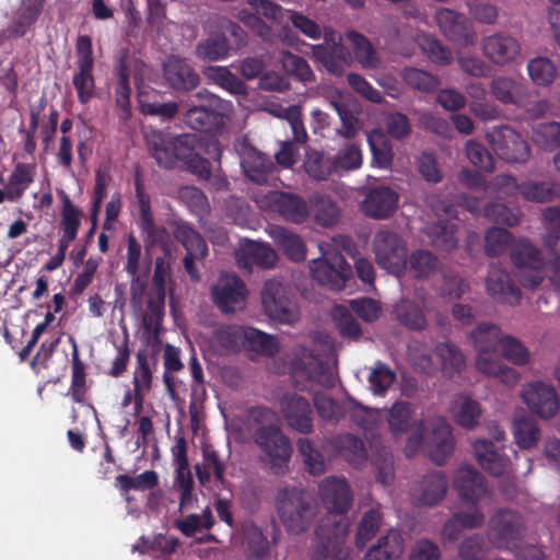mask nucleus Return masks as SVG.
Here are the masks:
<instances>
[{
    "instance_id": "f257e3e1",
    "label": "nucleus",
    "mask_w": 560,
    "mask_h": 560,
    "mask_svg": "<svg viewBox=\"0 0 560 560\" xmlns=\"http://www.w3.org/2000/svg\"><path fill=\"white\" fill-rule=\"evenodd\" d=\"M276 510L281 524L292 535L305 533L318 513L317 503L307 492L289 486L277 491Z\"/></svg>"
},
{
    "instance_id": "f03ea898",
    "label": "nucleus",
    "mask_w": 560,
    "mask_h": 560,
    "mask_svg": "<svg viewBox=\"0 0 560 560\" xmlns=\"http://www.w3.org/2000/svg\"><path fill=\"white\" fill-rule=\"evenodd\" d=\"M254 442L258 447V460L265 470L273 475L289 471L293 447L281 427L255 430Z\"/></svg>"
},
{
    "instance_id": "7ed1b4c3",
    "label": "nucleus",
    "mask_w": 560,
    "mask_h": 560,
    "mask_svg": "<svg viewBox=\"0 0 560 560\" xmlns=\"http://www.w3.org/2000/svg\"><path fill=\"white\" fill-rule=\"evenodd\" d=\"M290 374L293 383L302 390H315L316 387L335 385V371L325 364L322 358L306 348L296 350L291 363Z\"/></svg>"
},
{
    "instance_id": "20e7f679",
    "label": "nucleus",
    "mask_w": 560,
    "mask_h": 560,
    "mask_svg": "<svg viewBox=\"0 0 560 560\" xmlns=\"http://www.w3.org/2000/svg\"><path fill=\"white\" fill-rule=\"evenodd\" d=\"M261 304L265 314L277 323L291 325L300 319V310L292 289L279 279L265 282Z\"/></svg>"
},
{
    "instance_id": "39448f33",
    "label": "nucleus",
    "mask_w": 560,
    "mask_h": 560,
    "mask_svg": "<svg viewBox=\"0 0 560 560\" xmlns=\"http://www.w3.org/2000/svg\"><path fill=\"white\" fill-rule=\"evenodd\" d=\"M388 430L395 439L407 435L405 453L412 456L424 439L423 421L416 417V411L407 401H397L386 411Z\"/></svg>"
},
{
    "instance_id": "423d86ee",
    "label": "nucleus",
    "mask_w": 560,
    "mask_h": 560,
    "mask_svg": "<svg viewBox=\"0 0 560 560\" xmlns=\"http://www.w3.org/2000/svg\"><path fill=\"white\" fill-rule=\"evenodd\" d=\"M194 135H180L173 137L159 130H151L145 133V141L149 151L156 163L164 168H173L183 159L191 154V141Z\"/></svg>"
},
{
    "instance_id": "0eeeda50",
    "label": "nucleus",
    "mask_w": 560,
    "mask_h": 560,
    "mask_svg": "<svg viewBox=\"0 0 560 560\" xmlns=\"http://www.w3.org/2000/svg\"><path fill=\"white\" fill-rule=\"evenodd\" d=\"M322 256L310 261V273L314 281L332 290H341L351 276V267L345 257L319 244Z\"/></svg>"
},
{
    "instance_id": "6e6552de",
    "label": "nucleus",
    "mask_w": 560,
    "mask_h": 560,
    "mask_svg": "<svg viewBox=\"0 0 560 560\" xmlns=\"http://www.w3.org/2000/svg\"><path fill=\"white\" fill-rule=\"evenodd\" d=\"M525 532L521 514L512 510H500L489 521L488 538L499 549L515 550Z\"/></svg>"
},
{
    "instance_id": "1a4fd4ad",
    "label": "nucleus",
    "mask_w": 560,
    "mask_h": 560,
    "mask_svg": "<svg viewBox=\"0 0 560 560\" xmlns=\"http://www.w3.org/2000/svg\"><path fill=\"white\" fill-rule=\"evenodd\" d=\"M312 56L330 74L341 77L352 63L350 50L342 43V35L331 27L324 30V43L312 45Z\"/></svg>"
},
{
    "instance_id": "9d476101",
    "label": "nucleus",
    "mask_w": 560,
    "mask_h": 560,
    "mask_svg": "<svg viewBox=\"0 0 560 560\" xmlns=\"http://www.w3.org/2000/svg\"><path fill=\"white\" fill-rule=\"evenodd\" d=\"M520 397L528 410L542 420L553 419L560 411V396L551 383L527 382L522 386Z\"/></svg>"
},
{
    "instance_id": "9b49d317",
    "label": "nucleus",
    "mask_w": 560,
    "mask_h": 560,
    "mask_svg": "<svg viewBox=\"0 0 560 560\" xmlns=\"http://www.w3.org/2000/svg\"><path fill=\"white\" fill-rule=\"evenodd\" d=\"M373 252L378 266L388 272L399 275L407 265V248L397 233L380 230L373 238Z\"/></svg>"
},
{
    "instance_id": "f8f14e48",
    "label": "nucleus",
    "mask_w": 560,
    "mask_h": 560,
    "mask_svg": "<svg viewBox=\"0 0 560 560\" xmlns=\"http://www.w3.org/2000/svg\"><path fill=\"white\" fill-rule=\"evenodd\" d=\"M486 140L498 156L509 163H525L530 156L528 143L511 127L492 128L486 133Z\"/></svg>"
},
{
    "instance_id": "ddd939ff",
    "label": "nucleus",
    "mask_w": 560,
    "mask_h": 560,
    "mask_svg": "<svg viewBox=\"0 0 560 560\" xmlns=\"http://www.w3.org/2000/svg\"><path fill=\"white\" fill-rule=\"evenodd\" d=\"M255 200L261 209L279 213L284 220L302 223L310 215V209L304 199L293 194L277 190L258 191Z\"/></svg>"
},
{
    "instance_id": "4468645a",
    "label": "nucleus",
    "mask_w": 560,
    "mask_h": 560,
    "mask_svg": "<svg viewBox=\"0 0 560 560\" xmlns=\"http://www.w3.org/2000/svg\"><path fill=\"white\" fill-rule=\"evenodd\" d=\"M447 489L448 480L443 472H429L413 482L409 493L410 501L419 508H432L444 500Z\"/></svg>"
},
{
    "instance_id": "2eb2a0df",
    "label": "nucleus",
    "mask_w": 560,
    "mask_h": 560,
    "mask_svg": "<svg viewBox=\"0 0 560 560\" xmlns=\"http://www.w3.org/2000/svg\"><path fill=\"white\" fill-rule=\"evenodd\" d=\"M212 298L223 313H233L245 306L247 289L237 276L222 273L212 288Z\"/></svg>"
},
{
    "instance_id": "dca6fc26",
    "label": "nucleus",
    "mask_w": 560,
    "mask_h": 560,
    "mask_svg": "<svg viewBox=\"0 0 560 560\" xmlns=\"http://www.w3.org/2000/svg\"><path fill=\"white\" fill-rule=\"evenodd\" d=\"M318 495L329 513H347L353 501V493L346 478L329 476L318 483Z\"/></svg>"
},
{
    "instance_id": "f3484780",
    "label": "nucleus",
    "mask_w": 560,
    "mask_h": 560,
    "mask_svg": "<svg viewBox=\"0 0 560 560\" xmlns=\"http://www.w3.org/2000/svg\"><path fill=\"white\" fill-rule=\"evenodd\" d=\"M349 534V524L346 520H341L335 525L331 533H324L320 527L317 535L320 542L314 550L311 560H347L348 550L345 542Z\"/></svg>"
},
{
    "instance_id": "a211bd4d",
    "label": "nucleus",
    "mask_w": 560,
    "mask_h": 560,
    "mask_svg": "<svg viewBox=\"0 0 560 560\" xmlns=\"http://www.w3.org/2000/svg\"><path fill=\"white\" fill-rule=\"evenodd\" d=\"M435 21L446 38L462 46L474 45L476 33L471 23L460 14L442 8L435 13Z\"/></svg>"
},
{
    "instance_id": "6ab92c4d",
    "label": "nucleus",
    "mask_w": 560,
    "mask_h": 560,
    "mask_svg": "<svg viewBox=\"0 0 560 560\" xmlns=\"http://www.w3.org/2000/svg\"><path fill=\"white\" fill-rule=\"evenodd\" d=\"M427 436V452L432 462L442 465L453 454L454 438L450 423L443 418L430 422Z\"/></svg>"
},
{
    "instance_id": "aec40b11",
    "label": "nucleus",
    "mask_w": 560,
    "mask_h": 560,
    "mask_svg": "<svg viewBox=\"0 0 560 560\" xmlns=\"http://www.w3.org/2000/svg\"><path fill=\"white\" fill-rule=\"evenodd\" d=\"M485 56L497 66H505L517 60L521 56V44L506 33H494L482 39Z\"/></svg>"
},
{
    "instance_id": "412c9836",
    "label": "nucleus",
    "mask_w": 560,
    "mask_h": 560,
    "mask_svg": "<svg viewBox=\"0 0 560 560\" xmlns=\"http://www.w3.org/2000/svg\"><path fill=\"white\" fill-rule=\"evenodd\" d=\"M475 366L479 373L494 377L508 387H514L521 381V374L514 368L503 362L498 350H481L477 352Z\"/></svg>"
},
{
    "instance_id": "4be33fe9",
    "label": "nucleus",
    "mask_w": 560,
    "mask_h": 560,
    "mask_svg": "<svg viewBox=\"0 0 560 560\" xmlns=\"http://www.w3.org/2000/svg\"><path fill=\"white\" fill-rule=\"evenodd\" d=\"M453 486L458 495L468 502H478L488 493L483 476L471 465H460L453 474Z\"/></svg>"
},
{
    "instance_id": "5701e85b",
    "label": "nucleus",
    "mask_w": 560,
    "mask_h": 560,
    "mask_svg": "<svg viewBox=\"0 0 560 560\" xmlns=\"http://www.w3.org/2000/svg\"><path fill=\"white\" fill-rule=\"evenodd\" d=\"M280 408L290 428L302 434L313 431L311 406L304 397L285 395L280 400Z\"/></svg>"
},
{
    "instance_id": "b1692460",
    "label": "nucleus",
    "mask_w": 560,
    "mask_h": 560,
    "mask_svg": "<svg viewBox=\"0 0 560 560\" xmlns=\"http://www.w3.org/2000/svg\"><path fill=\"white\" fill-rule=\"evenodd\" d=\"M151 269V262L142 261V247L137 238L129 234L127 237V253L125 270L131 278L130 291L133 296L140 295L145 290L144 277Z\"/></svg>"
},
{
    "instance_id": "393cba45",
    "label": "nucleus",
    "mask_w": 560,
    "mask_h": 560,
    "mask_svg": "<svg viewBox=\"0 0 560 560\" xmlns=\"http://www.w3.org/2000/svg\"><path fill=\"white\" fill-rule=\"evenodd\" d=\"M350 46L352 61L366 71L378 70L383 67V58L378 49L363 34L350 30L345 33Z\"/></svg>"
},
{
    "instance_id": "a878e982",
    "label": "nucleus",
    "mask_w": 560,
    "mask_h": 560,
    "mask_svg": "<svg viewBox=\"0 0 560 560\" xmlns=\"http://www.w3.org/2000/svg\"><path fill=\"white\" fill-rule=\"evenodd\" d=\"M475 458L482 469L494 476H502L511 471V463L502 453L503 445L497 446L491 441L478 439L474 445Z\"/></svg>"
},
{
    "instance_id": "bb28decb",
    "label": "nucleus",
    "mask_w": 560,
    "mask_h": 560,
    "mask_svg": "<svg viewBox=\"0 0 560 560\" xmlns=\"http://www.w3.org/2000/svg\"><path fill=\"white\" fill-rule=\"evenodd\" d=\"M398 199L397 192L389 187L374 188L365 196L361 210L372 219H387L396 211Z\"/></svg>"
},
{
    "instance_id": "cd10ccee",
    "label": "nucleus",
    "mask_w": 560,
    "mask_h": 560,
    "mask_svg": "<svg viewBox=\"0 0 560 560\" xmlns=\"http://www.w3.org/2000/svg\"><path fill=\"white\" fill-rule=\"evenodd\" d=\"M486 288L497 302L516 305L521 301L520 289L512 283L510 275L499 265L490 266Z\"/></svg>"
},
{
    "instance_id": "c85d7f7f",
    "label": "nucleus",
    "mask_w": 560,
    "mask_h": 560,
    "mask_svg": "<svg viewBox=\"0 0 560 560\" xmlns=\"http://www.w3.org/2000/svg\"><path fill=\"white\" fill-rule=\"evenodd\" d=\"M235 260L240 268L250 271L254 265L261 268L273 267L278 260V255L267 245L244 241L235 250Z\"/></svg>"
},
{
    "instance_id": "c756f323",
    "label": "nucleus",
    "mask_w": 560,
    "mask_h": 560,
    "mask_svg": "<svg viewBox=\"0 0 560 560\" xmlns=\"http://www.w3.org/2000/svg\"><path fill=\"white\" fill-rule=\"evenodd\" d=\"M511 258L513 262L520 268H527L535 271V275L527 281L524 280V285L535 288L537 287L542 277L539 270L545 265L546 260L540 252L534 247L527 240H518L511 248Z\"/></svg>"
},
{
    "instance_id": "7c9ffc66",
    "label": "nucleus",
    "mask_w": 560,
    "mask_h": 560,
    "mask_svg": "<svg viewBox=\"0 0 560 560\" xmlns=\"http://www.w3.org/2000/svg\"><path fill=\"white\" fill-rule=\"evenodd\" d=\"M236 151L246 176L258 184L266 182V175L272 170V162L245 141L236 145Z\"/></svg>"
},
{
    "instance_id": "2f4dec72",
    "label": "nucleus",
    "mask_w": 560,
    "mask_h": 560,
    "mask_svg": "<svg viewBox=\"0 0 560 560\" xmlns=\"http://www.w3.org/2000/svg\"><path fill=\"white\" fill-rule=\"evenodd\" d=\"M164 78L171 88L190 91L199 83V75L189 63L177 56H171L164 63Z\"/></svg>"
},
{
    "instance_id": "473e14b6",
    "label": "nucleus",
    "mask_w": 560,
    "mask_h": 560,
    "mask_svg": "<svg viewBox=\"0 0 560 560\" xmlns=\"http://www.w3.org/2000/svg\"><path fill=\"white\" fill-rule=\"evenodd\" d=\"M490 91L493 97L504 105H524L528 92L525 84L506 75L492 79Z\"/></svg>"
},
{
    "instance_id": "72a5a7b5",
    "label": "nucleus",
    "mask_w": 560,
    "mask_h": 560,
    "mask_svg": "<svg viewBox=\"0 0 560 560\" xmlns=\"http://www.w3.org/2000/svg\"><path fill=\"white\" fill-rule=\"evenodd\" d=\"M450 413L458 425L472 429L479 424L481 408L471 397L459 394L453 398Z\"/></svg>"
},
{
    "instance_id": "f704fd0d",
    "label": "nucleus",
    "mask_w": 560,
    "mask_h": 560,
    "mask_svg": "<svg viewBox=\"0 0 560 560\" xmlns=\"http://www.w3.org/2000/svg\"><path fill=\"white\" fill-rule=\"evenodd\" d=\"M245 328L240 326L217 327L210 338L211 349L220 355L236 351L244 343Z\"/></svg>"
},
{
    "instance_id": "c9c22d12",
    "label": "nucleus",
    "mask_w": 560,
    "mask_h": 560,
    "mask_svg": "<svg viewBox=\"0 0 560 560\" xmlns=\"http://www.w3.org/2000/svg\"><path fill=\"white\" fill-rule=\"evenodd\" d=\"M269 235L289 259L293 261L305 259L306 246L299 235L280 225L270 226Z\"/></svg>"
},
{
    "instance_id": "e433bc0d",
    "label": "nucleus",
    "mask_w": 560,
    "mask_h": 560,
    "mask_svg": "<svg viewBox=\"0 0 560 560\" xmlns=\"http://www.w3.org/2000/svg\"><path fill=\"white\" fill-rule=\"evenodd\" d=\"M485 516L478 509H471L467 512L455 513L444 525L442 538L447 541L458 539L463 529H471L483 524Z\"/></svg>"
},
{
    "instance_id": "4c0bfd02",
    "label": "nucleus",
    "mask_w": 560,
    "mask_h": 560,
    "mask_svg": "<svg viewBox=\"0 0 560 560\" xmlns=\"http://www.w3.org/2000/svg\"><path fill=\"white\" fill-rule=\"evenodd\" d=\"M404 552V539L396 529H389L377 545L371 547L364 556V560H396Z\"/></svg>"
},
{
    "instance_id": "58836bf2",
    "label": "nucleus",
    "mask_w": 560,
    "mask_h": 560,
    "mask_svg": "<svg viewBox=\"0 0 560 560\" xmlns=\"http://www.w3.org/2000/svg\"><path fill=\"white\" fill-rule=\"evenodd\" d=\"M512 433L518 447L525 450L534 447L540 439L537 421L527 415L514 419Z\"/></svg>"
},
{
    "instance_id": "ea45409f",
    "label": "nucleus",
    "mask_w": 560,
    "mask_h": 560,
    "mask_svg": "<svg viewBox=\"0 0 560 560\" xmlns=\"http://www.w3.org/2000/svg\"><path fill=\"white\" fill-rule=\"evenodd\" d=\"M296 445L306 471L313 476L325 474L328 463L315 443L310 439L301 438Z\"/></svg>"
},
{
    "instance_id": "a19ab883",
    "label": "nucleus",
    "mask_w": 560,
    "mask_h": 560,
    "mask_svg": "<svg viewBox=\"0 0 560 560\" xmlns=\"http://www.w3.org/2000/svg\"><path fill=\"white\" fill-rule=\"evenodd\" d=\"M303 166L307 175L316 180H326L336 174L332 159L322 151H306Z\"/></svg>"
},
{
    "instance_id": "79ce46f5",
    "label": "nucleus",
    "mask_w": 560,
    "mask_h": 560,
    "mask_svg": "<svg viewBox=\"0 0 560 560\" xmlns=\"http://www.w3.org/2000/svg\"><path fill=\"white\" fill-rule=\"evenodd\" d=\"M331 159L337 175L359 170L363 164L362 150L354 142L343 144Z\"/></svg>"
},
{
    "instance_id": "37998d69",
    "label": "nucleus",
    "mask_w": 560,
    "mask_h": 560,
    "mask_svg": "<svg viewBox=\"0 0 560 560\" xmlns=\"http://www.w3.org/2000/svg\"><path fill=\"white\" fill-rule=\"evenodd\" d=\"M33 166L30 164L19 163L9 176L7 186L8 200L18 201L24 191L33 183Z\"/></svg>"
},
{
    "instance_id": "c03bdc74",
    "label": "nucleus",
    "mask_w": 560,
    "mask_h": 560,
    "mask_svg": "<svg viewBox=\"0 0 560 560\" xmlns=\"http://www.w3.org/2000/svg\"><path fill=\"white\" fill-rule=\"evenodd\" d=\"M520 194L528 201L550 202L559 194V186L553 182H526L520 185Z\"/></svg>"
},
{
    "instance_id": "a18cd8bd",
    "label": "nucleus",
    "mask_w": 560,
    "mask_h": 560,
    "mask_svg": "<svg viewBox=\"0 0 560 560\" xmlns=\"http://www.w3.org/2000/svg\"><path fill=\"white\" fill-rule=\"evenodd\" d=\"M504 336L497 325L483 324L472 330L469 338L477 352H480L481 350H498V346H502Z\"/></svg>"
},
{
    "instance_id": "49530a36",
    "label": "nucleus",
    "mask_w": 560,
    "mask_h": 560,
    "mask_svg": "<svg viewBox=\"0 0 560 560\" xmlns=\"http://www.w3.org/2000/svg\"><path fill=\"white\" fill-rule=\"evenodd\" d=\"M427 234L431 244L438 249L450 252L457 246L455 226L444 220H440L427 228Z\"/></svg>"
},
{
    "instance_id": "de8ad7c7",
    "label": "nucleus",
    "mask_w": 560,
    "mask_h": 560,
    "mask_svg": "<svg viewBox=\"0 0 560 560\" xmlns=\"http://www.w3.org/2000/svg\"><path fill=\"white\" fill-rule=\"evenodd\" d=\"M133 397L138 405L142 400L152 386V373L148 363V358L143 353L137 354V365L132 377Z\"/></svg>"
},
{
    "instance_id": "09e8293b",
    "label": "nucleus",
    "mask_w": 560,
    "mask_h": 560,
    "mask_svg": "<svg viewBox=\"0 0 560 560\" xmlns=\"http://www.w3.org/2000/svg\"><path fill=\"white\" fill-rule=\"evenodd\" d=\"M368 143L373 155V163L383 168L390 166L394 153L384 133L381 130L371 131L368 135Z\"/></svg>"
},
{
    "instance_id": "8fccbe9b",
    "label": "nucleus",
    "mask_w": 560,
    "mask_h": 560,
    "mask_svg": "<svg viewBox=\"0 0 560 560\" xmlns=\"http://www.w3.org/2000/svg\"><path fill=\"white\" fill-rule=\"evenodd\" d=\"M435 352L441 361L442 370L452 375L459 373L466 364L463 352L451 342H443L436 346Z\"/></svg>"
},
{
    "instance_id": "3c124183",
    "label": "nucleus",
    "mask_w": 560,
    "mask_h": 560,
    "mask_svg": "<svg viewBox=\"0 0 560 560\" xmlns=\"http://www.w3.org/2000/svg\"><path fill=\"white\" fill-rule=\"evenodd\" d=\"M230 46L223 35L210 36L196 46V56L203 61H218L228 57Z\"/></svg>"
},
{
    "instance_id": "603ef678",
    "label": "nucleus",
    "mask_w": 560,
    "mask_h": 560,
    "mask_svg": "<svg viewBox=\"0 0 560 560\" xmlns=\"http://www.w3.org/2000/svg\"><path fill=\"white\" fill-rule=\"evenodd\" d=\"M224 465L220 462L218 454L214 451H205L202 463L196 466V474L198 481L201 486H206L211 476L215 480L223 482L224 480Z\"/></svg>"
},
{
    "instance_id": "864d4df0",
    "label": "nucleus",
    "mask_w": 560,
    "mask_h": 560,
    "mask_svg": "<svg viewBox=\"0 0 560 560\" xmlns=\"http://www.w3.org/2000/svg\"><path fill=\"white\" fill-rule=\"evenodd\" d=\"M35 23V5L31 2L24 3L4 31L7 38L23 37Z\"/></svg>"
},
{
    "instance_id": "5fc2aeb1",
    "label": "nucleus",
    "mask_w": 560,
    "mask_h": 560,
    "mask_svg": "<svg viewBox=\"0 0 560 560\" xmlns=\"http://www.w3.org/2000/svg\"><path fill=\"white\" fill-rule=\"evenodd\" d=\"M404 82L413 90L430 93L439 86V79L424 70L418 68H405L401 72Z\"/></svg>"
},
{
    "instance_id": "6e6d98bb",
    "label": "nucleus",
    "mask_w": 560,
    "mask_h": 560,
    "mask_svg": "<svg viewBox=\"0 0 560 560\" xmlns=\"http://www.w3.org/2000/svg\"><path fill=\"white\" fill-rule=\"evenodd\" d=\"M168 265L163 258L155 260L154 273H153V285L156 291V300L149 301V308L158 316L161 315L165 300V283L168 278Z\"/></svg>"
},
{
    "instance_id": "4d7b16f0",
    "label": "nucleus",
    "mask_w": 560,
    "mask_h": 560,
    "mask_svg": "<svg viewBox=\"0 0 560 560\" xmlns=\"http://www.w3.org/2000/svg\"><path fill=\"white\" fill-rule=\"evenodd\" d=\"M527 72L536 85H549L557 77V68L551 60L537 57L528 61Z\"/></svg>"
},
{
    "instance_id": "13d9d810",
    "label": "nucleus",
    "mask_w": 560,
    "mask_h": 560,
    "mask_svg": "<svg viewBox=\"0 0 560 560\" xmlns=\"http://www.w3.org/2000/svg\"><path fill=\"white\" fill-rule=\"evenodd\" d=\"M409 268L415 278L425 279L439 269V260L429 250L419 249L410 255Z\"/></svg>"
},
{
    "instance_id": "bf43d9fd",
    "label": "nucleus",
    "mask_w": 560,
    "mask_h": 560,
    "mask_svg": "<svg viewBox=\"0 0 560 560\" xmlns=\"http://www.w3.org/2000/svg\"><path fill=\"white\" fill-rule=\"evenodd\" d=\"M541 220L545 229L549 232L544 237L545 244L550 247V252H560V207H547L541 213Z\"/></svg>"
},
{
    "instance_id": "052dcab7",
    "label": "nucleus",
    "mask_w": 560,
    "mask_h": 560,
    "mask_svg": "<svg viewBox=\"0 0 560 560\" xmlns=\"http://www.w3.org/2000/svg\"><path fill=\"white\" fill-rule=\"evenodd\" d=\"M504 358L512 364L524 366L530 363L532 355L527 347L517 338L505 335L501 346Z\"/></svg>"
},
{
    "instance_id": "680f3d73",
    "label": "nucleus",
    "mask_w": 560,
    "mask_h": 560,
    "mask_svg": "<svg viewBox=\"0 0 560 560\" xmlns=\"http://www.w3.org/2000/svg\"><path fill=\"white\" fill-rule=\"evenodd\" d=\"M4 338L19 354L20 360L25 361L35 346V328L30 334H25L22 328H5Z\"/></svg>"
},
{
    "instance_id": "e2e57ef3",
    "label": "nucleus",
    "mask_w": 560,
    "mask_h": 560,
    "mask_svg": "<svg viewBox=\"0 0 560 560\" xmlns=\"http://www.w3.org/2000/svg\"><path fill=\"white\" fill-rule=\"evenodd\" d=\"M212 525V512L209 506L205 508L200 515L189 514L184 520L176 522L177 528L187 537H190L202 529H210Z\"/></svg>"
},
{
    "instance_id": "0e129e2a",
    "label": "nucleus",
    "mask_w": 560,
    "mask_h": 560,
    "mask_svg": "<svg viewBox=\"0 0 560 560\" xmlns=\"http://www.w3.org/2000/svg\"><path fill=\"white\" fill-rule=\"evenodd\" d=\"M78 70L72 78L79 101L82 104L88 103L94 95V78L92 74L93 66H77Z\"/></svg>"
},
{
    "instance_id": "69168bd1",
    "label": "nucleus",
    "mask_w": 560,
    "mask_h": 560,
    "mask_svg": "<svg viewBox=\"0 0 560 560\" xmlns=\"http://www.w3.org/2000/svg\"><path fill=\"white\" fill-rule=\"evenodd\" d=\"M534 142L544 149L560 145V124L556 121L539 124L533 129Z\"/></svg>"
},
{
    "instance_id": "338daca9",
    "label": "nucleus",
    "mask_w": 560,
    "mask_h": 560,
    "mask_svg": "<svg viewBox=\"0 0 560 560\" xmlns=\"http://www.w3.org/2000/svg\"><path fill=\"white\" fill-rule=\"evenodd\" d=\"M178 242L186 248L187 254L195 253L199 257H205L207 254V244L196 232L187 224L178 225L175 234Z\"/></svg>"
},
{
    "instance_id": "774afa93",
    "label": "nucleus",
    "mask_w": 560,
    "mask_h": 560,
    "mask_svg": "<svg viewBox=\"0 0 560 560\" xmlns=\"http://www.w3.org/2000/svg\"><path fill=\"white\" fill-rule=\"evenodd\" d=\"M396 380L395 373L384 363L377 362L369 375V384L373 394L383 395Z\"/></svg>"
}]
</instances>
